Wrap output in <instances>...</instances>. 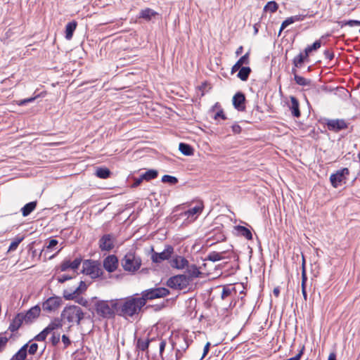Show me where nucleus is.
<instances>
[{"instance_id": "obj_1", "label": "nucleus", "mask_w": 360, "mask_h": 360, "mask_svg": "<svg viewBox=\"0 0 360 360\" xmlns=\"http://www.w3.org/2000/svg\"><path fill=\"white\" fill-rule=\"evenodd\" d=\"M117 316L124 318L133 317L138 314L144 307L143 302H140V297H136L135 295L117 299Z\"/></svg>"}, {"instance_id": "obj_2", "label": "nucleus", "mask_w": 360, "mask_h": 360, "mask_svg": "<svg viewBox=\"0 0 360 360\" xmlns=\"http://www.w3.org/2000/svg\"><path fill=\"white\" fill-rule=\"evenodd\" d=\"M93 299L96 300L94 309L99 318L112 319H115V316H117V299L110 300H97V297H94Z\"/></svg>"}, {"instance_id": "obj_3", "label": "nucleus", "mask_w": 360, "mask_h": 360, "mask_svg": "<svg viewBox=\"0 0 360 360\" xmlns=\"http://www.w3.org/2000/svg\"><path fill=\"white\" fill-rule=\"evenodd\" d=\"M85 313L82 308L77 305H68L61 312L60 317L68 323L80 325L81 321L84 319Z\"/></svg>"}, {"instance_id": "obj_4", "label": "nucleus", "mask_w": 360, "mask_h": 360, "mask_svg": "<svg viewBox=\"0 0 360 360\" xmlns=\"http://www.w3.org/2000/svg\"><path fill=\"white\" fill-rule=\"evenodd\" d=\"M121 264L124 270L129 272H135L141 266V259L134 252H127L121 260Z\"/></svg>"}, {"instance_id": "obj_5", "label": "nucleus", "mask_w": 360, "mask_h": 360, "mask_svg": "<svg viewBox=\"0 0 360 360\" xmlns=\"http://www.w3.org/2000/svg\"><path fill=\"white\" fill-rule=\"evenodd\" d=\"M169 290L164 287L150 288L141 292V302L145 306L148 300L165 297L169 295Z\"/></svg>"}, {"instance_id": "obj_6", "label": "nucleus", "mask_w": 360, "mask_h": 360, "mask_svg": "<svg viewBox=\"0 0 360 360\" xmlns=\"http://www.w3.org/2000/svg\"><path fill=\"white\" fill-rule=\"evenodd\" d=\"M82 273L89 276L91 278H96L103 274V270L97 261L86 259L82 262Z\"/></svg>"}, {"instance_id": "obj_7", "label": "nucleus", "mask_w": 360, "mask_h": 360, "mask_svg": "<svg viewBox=\"0 0 360 360\" xmlns=\"http://www.w3.org/2000/svg\"><path fill=\"white\" fill-rule=\"evenodd\" d=\"M190 283V278L185 274H179L170 277L167 281V285L172 289L184 290Z\"/></svg>"}, {"instance_id": "obj_8", "label": "nucleus", "mask_w": 360, "mask_h": 360, "mask_svg": "<svg viewBox=\"0 0 360 360\" xmlns=\"http://www.w3.org/2000/svg\"><path fill=\"white\" fill-rule=\"evenodd\" d=\"M349 174V170L347 167L342 168L336 171L335 173L332 174L330 176V181L333 187L338 188L341 186L342 183L345 184Z\"/></svg>"}, {"instance_id": "obj_9", "label": "nucleus", "mask_w": 360, "mask_h": 360, "mask_svg": "<svg viewBox=\"0 0 360 360\" xmlns=\"http://www.w3.org/2000/svg\"><path fill=\"white\" fill-rule=\"evenodd\" d=\"M151 260L154 263H160L162 261L168 260L174 253V248L171 245H165L164 250L161 252H155L153 248H151Z\"/></svg>"}, {"instance_id": "obj_10", "label": "nucleus", "mask_w": 360, "mask_h": 360, "mask_svg": "<svg viewBox=\"0 0 360 360\" xmlns=\"http://www.w3.org/2000/svg\"><path fill=\"white\" fill-rule=\"evenodd\" d=\"M63 303V300L58 296H52L42 302L43 311L51 313L56 311Z\"/></svg>"}, {"instance_id": "obj_11", "label": "nucleus", "mask_w": 360, "mask_h": 360, "mask_svg": "<svg viewBox=\"0 0 360 360\" xmlns=\"http://www.w3.org/2000/svg\"><path fill=\"white\" fill-rule=\"evenodd\" d=\"M349 123L347 122L344 119H331L327 120L326 125L329 131L339 132L341 130L348 128Z\"/></svg>"}, {"instance_id": "obj_12", "label": "nucleus", "mask_w": 360, "mask_h": 360, "mask_svg": "<svg viewBox=\"0 0 360 360\" xmlns=\"http://www.w3.org/2000/svg\"><path fill=\"white\" fill-rule=\"evenodd\" d=\"M191 340H188L184 335H177L172 341V349L178 348L180 350L185 351L188 348Z\"/></svg>"}, {"instance_id": "obj_13", "label": "nucleus", "mask_w": 360, "mask_h": 360, "mask_svg": "<svg viewBox=\"0 0 360 360\" xmlns=\"http://www.w3.org/2000/svg\"><path fill=\"white\" fill-rule=\"evenodd\" d=\"M41 312V307L37 304L31 307L25 314L21 313L22 317L25 323H32L37 319Z\"/></svg>"}, {"instance_id": "obj_14", "label": "nucleus", "mask_w": 360, "mask_h": 360, "mask_svg": "<svg viewBox=\"0 0 360 360\" xmlns=\"http://www.w3.org/2000/svg\"><path fill=\"white\" fill-rule=\"evenodd\" d=\"M118 259L115 255L107 256L103 262L104 269L109 273L114 272L118 266Z\"/></svg>"}, {"instance_id": "obj_15", "label": "nucleus", "mask_w": 360, "mask_h": 360, "mask_svg": "<svg viewBox=\"0 0 360 360\" xmlns=\"http://www.w3.org/2000/svg\"><path fill=\"white\" fill-rule=\"evenodd\" d=\"M114 240L112 234H104L99 240V248L102 251H110L114 248Z\"/></svg>"}, {"instance_id": "obj_16", "label": "nucleus", "mask_w": 360, "mask_h": 360, "mask_svg": "<svg viewBox=\"0 0 360 360\" xmlns=\"http://www.w3.org/2000/svg\"><path fill=\"white\" fill-rule=\"evenodd\" d=\"M245 94L241 91H238L233 97V105L238 111H245Z\"/></svg>"}, {"instance_id": "obj_17", "label": "nucleus", "mask_w": 360, "mask_h": 360, "mask_svg": "<svg viewBox=\"0 0 360 360\" xmlns=\"http://www.w3.org/2000/svg\"><path fill=\"white\" fill-rule=\"evenodd\" d=\"M82 262V259L81 257H77L72 262H71L70 259H65L61 262L60 265V270L61 271H65L68 269H71L73 271H76L78 269Z\"/></svg>"}, {"instance_id": "obj_18", "label": "nucleus", "mask_w": 360, "mask_h": 360, "mask_svg": "<svg viewBox=\"0 0 360 360\" xmlns=\"http://www.w3.org/2000/svg\"><path fill=\"white\" fill-rule=\"evenodd\" d=\"M250 51L249 50L245 55L241 56L237 62L232 66L231 73L233 75L240 68L244 67L243 65H248L250 64Z\"/></svg>"}, {"instance_id": "obj_19", "label": "nucleus", "mask_w": 360, "mask_h": 360, "mask_svg": "<svg viewBox=\"0 0 360 360\" xmlns=\"http://www.w3.org/2000/svg\"><path fill=\"white\" fill-rule=\"evenodd\" d=\"M170 265L177 269H183L188 266V261L182 256L176 255L170 261Z\"/></svg>"}, {"instance_id": "obj_20", "label": "nucleus", "mask_w": 360, "mask_h": 360, "mask_svg": "<svg viewBox=\"0 0 360 360\" xmlns=\"http://www.w3.org/2000/svg\"><path fill=\"white\" fill-rule=\"evenodd\" d=\"M23 322L25 321L22 317L21 313L17 314L9 325L8 330L12 333L17 331L21 327Z\"/></svg>"}, {"instance_id": "obj_21", "label": "nucleus", "mask_w": 360, "mask_h": 360, "mask_svg": "<svg viewBox=\"0 0 360 360\" xmlns=\"http://www.w3.org/2000/svg\"><path fill=\"white\" fill-rule=\"evenodd\" d=\"M309 60V56L305 55V53L300 52L297 56H296L292 60L293 68H301L303 67L304 63L305 62H308Z\"/></svg>"}, {"instance_id": "obj_22", "label": "nucleus", "mask_w": 360, "mask_h": 360, "mask_svg": "<svg viewBox=\"0 0 360 360\" xmlns=\"http://www.w3.org/2000/svg\"><path fill=\"white\" fill-rule=\"evenodd\" d=\"M160 341V337L152 338L149 339V347L148 354H150V355L155 358L158 355V344Z\"/></svg>"}, {"instance_id": "obj_23", "label": "nucleus", "mask_w": 360, "mask_h": 360, "mask_svg": "<svg viewBox=\"0 0 360 360\" xmlns=\"http://www.w3.org/2000/svg\"><path fill=\"white\" fill-rule=\"evenodd\" d=\"M290 98L291 105L289 106V108L291 111L292 115L295 117L298 118L301 115L299 101L297 99L296 97L293 96H290Z\"/></svg>"}, {"instance_id": "obj_24", "label": "nucleus", "mask_w": 360, "mask_h": 360, "mask_svg": "<svg viewBox=\"0 0 360 360\" xmlns=\"http://www.w3.org/2000/svg\"><path fill=\"white\" fill-rule=\"evenodd\" d=\"M234 229L236 231L237 236H243L247 240L252 239V233L251 231L247 227L240 225H237L234 227Z\"/></svg>"}, {"instance_id": "obj_25", "label": "nucleus", "mask_w": 360, "mask_h": 360, "mask_svg": "<svg viewBox=\"0 0 360 360\" xmlns=\"http://www.w3.org/2000/svg\"><path fill=\"white\" fill-rule=\"evenodd\" d=\"M292 73L294 75V80L297 84L302 86H309L311 84V79L304 78L297 74V70L295 68H292Z\"/></svg>"}, {"instance_id": "obj_26", "label": "nucleus", "mask_w": 360, "mask_h": 360, "mask_svg": "<svg viewBox=\"0 0 360 360\" xmlns=\"http://www.w3.org/2000/svg\"><path fill=\"white\" fill-rule=\"evenodd\" d=\"M37 201H32L25 204L20 210L22 215L25 217L29 216L37 207Z\"/></svg>"}, {"instance_id": "obj_27", "label": "nucleus", "mask_w": 360, "mask_h": 360, "mask_svg": "<svg viewBox=\"0 0 360 360\" xmlns=\"http://www.w3.org/2000/svg\"><path fill=\"white\" fill-rule=\"evenodd\" d=\"M77 22L75 20H72L68 22L65 26V37L68 40H70L72 38L73 33L76 30Z\"/></svg>"}, {"instance_id": "obj_28", "label": "nucleus", "mask_w": 360, "mask_h": 360, "mask_svg": "<svg viewBox=\"0 0 360 360\" xmlns=\"http://www.w3.org/2000/svg\"><path fill=\"white\" fill-rule=\"evenodd\" d=\"M28 343L25 344L13 356V360H25L27 356Z\"/></svg>"}, {"instance_id": "obj_29", "label": "nucleus", "mask_w": 360, "mask_h": 360, "mask_svg": "<svg viewBox=\"0 0 360 360\" xmlns=\"http://www.w3.org/2000/svg\"><path fill=\"white\" fill-rule=\"evenodd\" d=\"M238 71L237 77L243 82H246L252 72V70L249 66L242 67Z\"/></svg>"}, {"instance_id": "obj_30", "label": "nucleus", "mask_w": 360, "mask_h": 360, "mask_svg": "<svg viewBox=\"0 0 360 360\" xmlns=\"http://www.w3.org/2000/svg\"><path fill=\"white\" fill-rule=\"evenodd\" d=\"M203 203L202 201L198 202V204L192 208H190L184 212V214L188 217H193L195 214H199L203 210Z\"/></svg>"}, {"instance_id": "obj_31", "label": "nucleus", "mask_w": 360, "mask_h": 360, "mask_svg": "<svg viewBox=\"0 0 360 360\" xmlns=\"http://www.w3.org/2000/svg\"><path fill=\"white\" fill-rule=\"evenodd\" d=\"M62 318H55L51 323L45 328L46 330L50 333L56 329L63 327Z\"/></svg>"}, {"instance_id": "obj_32", "label": "nucleus", "mask_w": 360, "mask_h": 360, "mask_svg": "<svg viewBox=\"0 0 360 360\" xmlns=\"http://www.w3.org/2000/svg\"><path fill=\"white\" fill-rule=\"evenodd\" d=\"M110 170L105 167H97L95 172V174L97 177L103 179H108L111 175Z\"/></svg>"}, {"instance_id": "obj_33", "label": "nucleus", "mask_w": 360, "mask_h": 360, "mask_svg": "<svg viewBox=\"0 0 360 360\" xmlns=\"http://www.w3.org/2000/svg\"><path fill=\"white\" fill-rule=\"evenodd\" d=\"M158 176V172L156 169H148L144 173L140 175L141 178L143 181H149L150 180L155 179Z\"/></svg>"}, {"instance_id": "obj_34", "label": "nucleus", "mask_w": 360, "mask_h": 360, "mask_svg": "<svg viewBox=\"0 0 360 360\" xmlns=\"http://www.w3.org/2000/svg\"><path fill=\"white\" fill-rule=\"evenodd\" d=\"M186 267V272L188 274L187 276L190 278V282L193 278H198L200 276V271L195 264L188 265Z\"/></svg>"}, {"instance_id": "obj_35", "label": "nucleus", "mask_w": 360, "mask_h": 360, "mask_svg": "<svg viewBox=\"0 0 360 360\" xmlns=\"http://www.w3.org/2000/svg\"><path fill=\"white\" fill-rule=\"evenodd\" d=\"M224 252H218L215 251H212L210 252L207 256L204 259V261H211V262H217L221 260L224 258L222 255Z\"/></svg>"}, {"instance_id": "obj_36", "label": "nucleus", "mask_w": 360, "mask_h": 360, "mask_svg": "<svg viewBox=\"0 0 360 360\" xmlns=\"http://www.w3.org/2000/svg\"><path fill=\"white\" fill-rule=\"evenodd\" d=\"M179 150L182 154L187 156L193 155L194 151L193 147L186 143H180L179 146Z\"/></svg>"}, {"instance_id": "obj_37", "label": "nucleus", "mask_w": 360, "mask_h": 360, "mask_svg": "<svg viewBox=\"0 0 360 360\" xmlns=\"http://www.w3.org/2000/svg\"><path fill=\"white\" fill-rule=\"evenodd\" d=\"M210 234L212 235L210 238H212L213 240H215L217 243L226 240V236L221 229H214Z\"/></svg>"}, {"instance_id": "obj_38", "label": "nucleus", "mask_w": 360, "mask_h": 360, "mask_svg": "<svg viewBox=\"0 0 360 360\" xmlns=\"http://www.w3.org/2000/svg\"><path fill=\"white\" fill-rule=\"evenodd\" d=\"M321 46V39L315 41L311 45L307 46L304 50V52L305 53V55H307L309 56V54L312 51H315L318 50Z\"/></svg>"}, {"instance_id": "obj_39", "label": "nucleus", "mask_w": 360, "mask_h": 360, "mask_svg": "<svg viewBox=\"0 0 360 360\" xmlns=\"http://www.w3.org/2000/svg\"><path fill=\"white\" fill-rule=\"evenodd\" d=\"M149 345V339L143 340L142 338H139L136 342V347L143 352L146 351L148 353Z\"/></svg>"}, {"instance_id": "obj_40", "label": "nucleus", "mask_w": 360, "mask_h": 360, "mask_svg": "<svg viewBox=\"0 0 360 360\" xmlns=\"http://www.w3.org/2000/svg\"><path fill=\"white\" fill-rule=\"evenodd\" d=\"M233 292L234 294L236 293L235 288H231L230 286H224L221 294V297L222 300H225L227 297H230Z\"/></svg>"}, {"instance_id": "obj_41", "label": "nucleus", "mask_w": 360, "mask_h": 360, "mask_svg": "<svg viewBox=\"0 0 360 360\" xmlns=\"http://www.w3.org/2000/svg\"><path fill=\"white\" fill-rule=\"evenodd\" d=\"M278 8V4L274 1H271L267 2V4L264 7V11L275 13Z\"/></svg>"}, {"instance_id": "obj_42", "label": "nucleus", "mask_w": 360, "mask_h": 360, "mask_svg": "<svg viewBox=\"0 0 360 360\" xmlns=\"http://www.w3.org/2000/svg\"><path fill=\"white\" fill-rule=\"evenodd\" d=\"M155 14L156 13L153 10L150 8H146L141 11L140 18L149 20L151 19V17L154 16Z\"/></svg>"}, {"instance_id": "obj_43", "label": "nucleus", "mask_w": 360, "mask_h": 360, "mask_svg": "<svg viewBox=\"0 0 360 360\" xmlns=\"http://www.w3.org/2000/svg\"><path fill=\"white\" fill-rule=\"evenodd\" d=\"M23 239L24 237H16L10 244L8 249V252L15 251L18 248L19 244L23 240Z\"/></svg>"}, {"instance_id": "obj_44", "label": "nucleus", "mask_w": 360, "mask_h": 360, "mask_svg": "<svg viewBox=\"0 0 360 360\" xmlns=\"http://www.w3.org/2000/svg\"><path fill=\"white\" fill-rule=\"evenodd\" d=\"M162 182L167 183L170 185H175L178 183V179L174 176L165 174L162 177Z\"/></svg>"}, {"instance_id": "obj_45", "label": "nucleus", "mask_w": 360, "mask_h": 360, "mask_svg": "<svg viewBox=\"0 0 360 360\" xmlns=\"http://www.w3.org/2000/svg\"><path fill=\"white\" fill-rule=\"evenodd\" d=\"M63 296L66 300H74L77 298V295L76 294L75 290L72 292H69L68 290H64Z\"/></svg>"}, {"instance_id": "obj_46", "label": "nucleus", "mask_w": 360, "mask_h": 360, "mask_svg": "<svg viewBox=\"0 0 360 360\" xmlns=\"http://www.w3.org/2000/svg\"><path fill=\"white\" fill-rule=\"evenodd\" d=\"M49 334V333L46 330V328H44L42 331L37 334L33 340L39 342L44 341Z\"/></svg>"}, {"instance_id": "obj_47", "label": "nucleus", "mask_w": 360, "mask_h": 360, "mask_svg": "<svg viewBox=\"0 0 360 360\" xmlns=\"http://www.w3.org/2000/svg\"><path fill=\"white\" fill-rule=\"evenodd\" d=\"M166 344H167L166 340H163L162 338H160L158 354H159L162 359H163V352H164Z\"/></svg>"}, {"instance_id": "obj_48", "label": "nucleus", "mask_w": 360, "mask_h": 360, "mask_svg": "<svg viewBox=\"0 0 360 360\" xmlns=\"http://www.w3.org/2000/svg\"><path fill=\"white\" fill-rule=\"evenodd\" d=\"M13 335H11L8 338L7 337H0V353L2 352L4 349L6 348V346L7 345V342L8 340L12 338Z\"/></svg>"}, {"instance_id": "obj_49", "label": "nucleus", "mask_w": 360, "mask_h": 360, "mask_svg": "<svg viewBox=\"0 0 360 360\" xmlns=\"http://www.w3.org/2000/svg\"><path fill=\"white\" fill-rule=\"evenodd\" d=\"M87 285L84 281H80L79 286L75 289V291L78 296L80 294H82L84 291H85Z\"/></svg>"}, {"instance_id": "obj_50", "label": "nucleus", "mask_w": 360, "mask_h": 360, "mask_svg": "<svg viewBox=\"0 0 360 360\" xmlns=\"http://www.w3.org/2000/svg\"><path fill=\"white\" fill-rule=\"evenodd\" d=\"M294 23L293 20H292V17H289L288 18H286L284 21H283L281 25V28H280V30H279V34L281 33V32L285 29L286 28L288 25H291Z\"/></svg>"}, {"instance_id": "obj_51", "label": "nucleus", "mask_w": 360, "mask_h": 360, "mask_svg": "<svg viewBox=\"0 0 360 360\" xmlns=\"http://www.w3.org/2000/svg\"><path fill=\"white\" fill-rule=\"evenodd\" d=\"M50 342L53 346H56L60 342V334L53 332L50 338Z\"/></svg>"}, {"instance_id": "obj_52", "label": "nucleus", "mask_w": 360, "mask_h": 360, "mask_svg": "<svg viewBox=\"0 0 360 360\" xmlns=\"http://www.w3.org/2000/svg\"><path fill=\"white\" fill-rule=\"evenodd\" d=\"M37 97L38 96L20 100L17 102V104L20 106L25 105L29 103L33 102Z\"/></svg>"}, {"instance_id": "obj_53", "label": "nucleus", "mask_w": 360, "mask_h": 360, "mask_svg": "<svg viewBox=\"0 0 360 360\" xmlns=\"http://www.w3.org/2000/svg\"><path fill=\"white\" fill-rule=\"evenodd\" d=\"M37 349H38V345L37 343H32L29 347V349H27V352L31 355H34L36 354Z\"/></svg>"}, {"instance_id": "obj_54", "label": "nucleus", "mask_w": 360, "mask_h": 360, "mask_svg": "<svg viewBox=\"0 0 360 360\" xmlns=\"http://www.w3.org/2000/svg\"><path fill=\"white\" fill-rule=\"evenodd\" d=\"M344 25H348V26H350V27L358 26V25H360V20H349L345 21L344 22Z\"/></svg>"}, {"instance_id": "obj_55", "label": "nucleus", "mask_w": 360, "mask_h": 360, "mask_svg": "<svg viewBox=\"0 0 360 360\" xmlns=\"http://www.w3.org/2000/svg\"><path fill=\"white\" fill-rule=\"evenodd\" d=\"M323 55L325 58L328 59L329 60H331L334 58V53L331 50L326 49L323 52Z\"/></svg>"}, {"instance_id": "obj_56", "label": "nucleus", "mask_w": 360, "mask_h": 360, "mask_svg": "<svg viewBox=\"0 0 360 360\" xmlns=\"http://www.w3.org/2000/svg\"><path fill=\"white\" fill-rule=\"evenodd\" d=\"M74 300H75V302L77 303H78L79 304H80L83 307H87L88 304H89L88 301L82 297H77V298L75 299Z\"/></svg>"}, {"instance_id": "obj_57", "label": "nucleus", "mask_w": 360, "mask_h": 360, "mask_svg": "<svg viewBox=\"0 0 360 360\" xmlns=\"http://www.w3.org/2000/svg\"><path fill=\"white\" fill-rule=\"evenodd\" d=\"M231 129L233 133L236 134H240L242 131L241 127L236 122L231 126Z\"/></svg>"}, {"instance_id": "obj_58", "label": "nucleus", "mask_w": 360, "mask_h": 360, "mask_svg": "<svg viewBox=\"0 0 360 360\" xmlns=\"http://www.w3.org/2000/svg\"><path fill=\"white\" fill-rule=\"evenodd\" d=\"M72 278V277L71 276L63 275L61 276H58L57 278V281H58V283H63L65 281H69V280H70Z\"/></svg>"}, {"instance_id": "obj_59", "label": "nucleus", "mask_w": 360, "mask_h": 360, "mask_svg": "<svg viewBox=\"0 0 360 360\" xmlns=\"http://www.w3.org/2000/svg\"><path fill=\"white\" fill-rule=\"evenodd\" d=\"M133 180H134V182L131 185L132 188L138 187L143 182V180L140 176H139V177H134Z\"/></svg>"}, {"instance_id": "obj_60", "label": "nucleus", "mask_w": 360, "mask_h": 360, "mask_svg": "<svg viewBox=\"0 0 360 360\" xmlns=\"http://www.w3.org/2000/svg\"><path fill=\"white\" fill-rule=\"evenodd\" d=\"M218 118H221L222 120H226V117L224 112L222 109L219 110L214 115V119L217 120Z\"/></svg>"}, {"instance_id": "obj_61", "label": "nucleus", "mask_w": 360, "mask_h": 360, "mask_svg": "<svg viewBox=\"0 0 360 360\" xmlns=\"http://www.w3.org/2000/svg\"><path fill=\"white\" fill-rule=\"evenodd\" d=\"M306 15H293V16H291L292 18V20L294 22H298V21H302L304 20V18H306Z\"/></svg>"}, {"instance_id": "obj_62", "label": "nucleus", "mask_w": 360, "mask_h": 360, "mask_svg": "<svg viewBox=\"0 0 360 360\" xmlns=\"http://www.w3.org/2000/svg\"><path fill=\"white\" fill-rule=\"evenodd\" d=\"M61 339L62 342L64 343L65 347H68L71 344L70 338L66 335H63Z\"/></svg>"}, {"instance_id": "obj_63", "label": "nucleus", "mask_w": 360, "mask_h": 360, "mask_svg": "<svg viewBox=\"0 0 360 360\" xmlns=\"http://www.w3.org/2000/svg\"><path fill=\"white\" fill-rule=\"evenodd\" d=\"M58 242L57 240L56 239H51L49 242V244L48 245L46 246V248L47 249H52L55 246H56L58 245Z\"/></svg>"}, {"instance_id": "obj_64", "label": "nucleus", "mask_w": 360, "mask_h": 360, "mask_svg": "<svg viewBox=\"0 0 360 360\" xmlns=\"http://www.w3.org/2000/svg\"><path fill=\"white\" fill-rule=\"evenodd\" d=\"M176 350L175 360H180L183 356V354L185 351L180 350L178 348L174 349Z\"/></svg>"}]
</instances>
